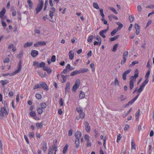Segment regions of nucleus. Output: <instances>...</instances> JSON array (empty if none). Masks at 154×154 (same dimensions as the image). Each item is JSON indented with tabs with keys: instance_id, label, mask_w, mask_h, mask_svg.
<instances>
[{
	"instance_id": "62",
	"label": "nucleus",
	"mask_w": 154,
	"mask_h": 154,
	"mask_svg": "<svg viewBox=\"0 0 154 154\" xmlns=\"http://www.w3.org/2000/svg\"><path fill=\"white\" fill-rule=\"evenodd\" d=\"M34 32L35 33L38 34H39L40 33V32L39 30L37 29H34Z\"/></svg>"
},
{
	"instance_id": "38",
	"label": "nucleus",
	"mask_w": 154,
	"mask_h": 154,
	"mask_svg": "<svg viewBox=\"0 0 154 154\" xmlns=\"http://www.w3.org/2000/svg\"><path fill=\"white\" fill-rule=\"evenodd\" d=\"M93 38V35H90L88 37L87 39V41L89 42H92Z\"/></svg>"
},
{
	"instance_id": "19",
	"label": "nucleus",
	"mask_w": 154,
	"mask_h": 154,
	"mask_svg": "<svg viewBox=\"0 0 154 154\" xmlns=\"http://www.w3.org/2000/svg\"><path fill=\"white\" fill-rule=\"evenodd\" d=\"M79 74H80V73L79 70H75L73 71L72 73H71L70 75V76H72Z\"/></svg>"
},
{
	"instance_id": "30",
	"label": "nucleus",
	"mask_w": 154,
	"mask_h": 154,
	"mask_svg": "<svg viewBox=\"0 0 154 154\" xmlns=\"http://www.w3.org/2000/svg\"><path fill=\"white\" fill-rule=\"evenodd\" d=\"M32 45V42H27L24 45V47L25 48L31 46Z\"/></svg>"
},
{
	"instance_id": "54",
	"label": "nucleus",
	"mask_w": 154,
	"mask_h": 154,
	"mask_svg": "<svg viewBox=\"0 0 154 154\" xmlns=\"http://www.w3.org/2000/svg\"><path fill=\"white\" fill-rule=\"evenodd\" d=\"M100 15L103 17H104V15L103 14V10L102 9H101L100 10Z\"/></svg>"
},
{
	"instance_id": "15",
	"label": "nucleus",
	"mask_w": 154,
	"mask_h": 154,
	"mask_svg": "<svg viewBox=\"0 0 154 154\" xmlns=\"http://www.w3.org/2000/svg\"><path fill=\"white\" fill-rule=\"evenodd\" d=\"M43 69L44 71H46L48 74H50L51 72V68L48 66L43 67Z\"/></svg>"
},
{
	"instance_id": "18",
	"label": "nucleus",
	"mask_w": 154,
	"mask_h": 154,
	"mask_svg": "<svg viewBox=\"0 0 154 154\" xmlns=\"http://www.w3.org/2000/svg\"><path fill=\"white\" fill-rule=\"evenodd\" d=\"M45 63L43 62H41L40 63H38V65H36V67L37 68L40 67H45Z\"/></svg>"
},
{
	"instance_id": "2",
	"label": "nucleus",
	"mask_w": 154,
	"mask_h": 154,
	"mask_svg": "<svg viewBox=\"0 0 154 154\" xmlns=\"http://www.w3.org/2000/svg\"><path fill=\"white\" fill-rule=\"evenodd\" d=\"M4 107H1L0 110V117L2 118L5 116H7L8 114V112L6 109L7 105L5 103V101L4 102Z\"/></svg>"
},
{
	"instance_id": "48",
	"label": "nucleus",
	"mask_w": 154,
	"mask_h": 154,
	"mask_svg": "<svg viewBox=\"0 0 154 154\" xmlns=\"http://www.w3.org/2000/svg\"><path fill=\"white\" fill-rule=\"evenodd\" d=\"M36 97L38 99H40L42 97V95L39 94H36L35 95Z\"/></svg>"
},
{
	"instance_id": "33",
	"label": "nucleus",
	"mask_w": 154,
	"mask_h": 154,
	"mask_svg": "<svg viewBox=\"0 0 154 154\" xmlns=\"http://www.w3.org/2000/svg\"><path fill=\"white\" fill-rule=\"evenodd\" d=\"M148 79H145V80L143 83L142 85L141 86L143 87V88H144L145 87V86L146 85V84L148 83Z\"/></svg>"
},
{
	"instance_id": "24",
	"label": "nucleus",
	"mask_w": 154,
	"mask_h": 154,
	"mask_svg": "<svg viewBox=\"0 0 154 154\" xmlns=\"http://www.w3.org/2000/svg\"><path fill=\"white\" fill-rule=\"evenodd\" d=\"M119 35H117L113 37L110 38L109 39V40L111 42L116 40L119 38Z\"/></svg>"
},
{
	"instance_id": "43",
	"label": "nucleus",
	"mask_w": 154,
	"mask_h": 154,
	"mask_svg": "<svg viewBox=\"0 0 154 154\" xmlns=\"http://www.w3.org/2000/svg\"><path fill=\"white\" fill-rule=\"evenodd\" d=\"M150 70H149L146 73V74L145 75V78H146V79H148V78L149 77V75L150 74Z\"/></svg>"
},
{
	"instance_id": "5",
	"label": "nucleus",
	"mask_w": 154,
	"mask_h": 154,
	"mask_svg": "<svg viewBox=\"0 0 154 154\" xmlns=\"http://www.w3.org/2000/svg\"><path fill=\"white\" fill-rule=\"evenodd\" d=\"M21 61H20L18 64V69L14 72L12 73L13 75H14L19 72L21 70Z\"/></svg>"
},
{
	"instance_id": "31",
	"label": "nucleus",
	"mask_w": 154,
	"mask_h": 154,
	"mask_svg": "<svg viewBox=\"0 0 154 154\" xmlns=\"http://www.w3.org/2000/svg\"><path fill=\"white\" fill-rule=\"evenodd\" d=\"M70 83L69 82L67 83L66 86L65 90L66 91H69Z\"/></svg>"
},
{
	"instance_id": "51",
	"label": "nucleus",
	"mask_w": 154,
	"mask_h": 154,
	"mask_svg": "<svg viewBox=\"0 0 154 154\" xmlns=\"http://www.w3.org/2000/svg\"><path fill=\"white\" fill-rule=\"evenodd\" d=\"M67 65L68 68V69H69L70 70H71L74 69H75L74 67L70 66V65L69 64H68Z\"/></svg>"
},
{
	"instance_id": "39",
	"label": "nucleus",
	"mask_w": 154,
	"mask_h": 154,
	"mask_svg": "<svg viewBox=\"0 0 154 154\" xmlns=\"http://www.w3.org/2000/svg\"><path fill=\"white\" fill-rule=\"evenodd\" d=\"M93 6L94 7L97 9H100L98 5L97 2H94L93 3Z\"/></svg>"
},
{
	"instance_id": "57",
	"label": "nucleus",
	"mask_w": 154,
	"mask_h": 154,
	"mask_svg": "<svg viewBox=\"0 0 154 154\" xmlns=\"http://www.w3.org/2000/svg\"><path fill=\"white\" fill-rule=\"evenodd\" d=\"M143 88L140 86V88L137 90V92L138 93L141 92L142 91Z\"/></svg>"
},
{
	"instance_id": "3",
	"label": "nucleus",
	"mask_w": 154,
	"mask_h": 154,
	"mask_svg": "<svg viewBox=\"0 0 154 154\" xmlns=\"http://www.w3.org/2000/svg\"><path fill=\"white\" fill-rule=\"evenodd\" d=\"M44 2L43 1L39 2L37 7L35 8L36 14H37L42 10L43 7Z\"/></svg>"
},
{
	"instance_id": "46",
	"label": "nucleus",
	"mask_w": 154,
	"mask_h": 154,
	"mask_svg": "<svg viewBox=\"0 0 154 154\" xmlns=\"http://www.w3.org/2000/svg\"><path fill=\"white\" fill-rule=\"evenodd\" d=\"M137 11L140 13L141 12L142 10V7L140 5H138L137 7Z\"/></svg>"
},
{
	"instance_id": "53",
	"label": "nucleus",
	"mask_w": 154,
	"mask_h": 154,
	"mask_svg": "<svg viewBox=\"0 0 154 154\" xmlns=\"http://www.w3.org/2000/svg\"><path fill=\"white\" fill-rule=\"evenodd\" d=\"M43 112V110H42V109L40 108H38V109H37V112H38V114H41L42 112Z\"/></svg>"
},
{
	"instance_id": "44",
	"label": "nucleus",
	"mask_w": 154,
	"mask_h": 154,
	"mask_svg": "<svg viewBox=\"0 0 154 154\" xmlns=\"http://www.w3.org/2000/svg\"><path fill=\"white\" fill-rule=\"evenodd\" d=\"M114 84L115 85H119V82L118 80V79L117 78H116L115 79L114 81Z\"/></svg>"
},
{
	"instance_id": "20",
	"label": "nucleus",
	"mask_w": 154,
	"mask_h": 154,
	"mask_svg": "<svg viewBox=\"0 0 154 154\" xmlns=\"http://www.w3.org/2000/svg\"><path fill=\"white\" fill-rule=\"evenodd\" d=\"M27 2L29 5V9H31L33 6V3L31 0H27Z\"/></svg>"
},
{
	"instance_id": "8",
	"label": "nucleus",
	"mask_w": 154,
	"mask_h": 154,
	"mask_svg": "<svg viewBox=\"0 0 154 154\" xmlns=\"http://www.w3.org/2000/svg\"><path fill=\"white\" fill-rule=\"evenodd\" d=\"M46 45V44L45 42H38L34 44V46L35 47H38L39 46H45Z\"/></svg>"
},
{
	"instance_id": "14",
	"label": "nucleus",
	"mask_w": 154,
	"mask_h": 154,
	"mask_svg": "<svg viewBox=\"0 0 154 154\" xmlns=\"http://www.w3.org/2000/svg\"><path fill=\"white\" fill-rule=\"evenodd\" d=\"M75 136L76 139H80L81 136V133L80 131H77L75 135Z\"/></svg>"
},
{
	"instance_id": "58",
	"label": "nucleus",
	"mask_w": 154,
	"mask_h": 154,
	"mask_svg": "<svg viewBox=\"0 0 154 154\" xmlns=\"http://www.w3.org/2000/svg\"><path fill=\"white\" fill-rule=\"evenodd\" d=\"M39 84H35L33 87L34 89H36L39 88Z\"/></svg>"
},
{
	"instance_id": "16",
	"label": "nucleus",
	"mask_w": 154,
	"mask_h": 154,
	"mask_svg": "<svg viewBox=\"0 0 154 154\" xmlns=\"http://www.w3.org/2000/svg\"><path fill=\"white\" fill-rule=\"evenodd\" d=\"M88 70V69L86 68H82L79 69L80 74L87 72Z\"/></svg>"
},
{
	"instance_id": "10",
	"label": "nucleus",
	"mask_w": 154,
	"mask_h": 154,
	"mask_svg": "<svg viewBox=\"0 0 154 154\" xmlns=\"http://www.w3.org/2000/svg\"><path fill=\"white\" fill-rule=\"evenodd\" d=\"M55 12V8L54 7H51L50 10L49 16L51 18H53L54 14Z\"/></svg>"
},
{
	"instance_id": "52",
	"label": "nucleus",
	"mask_w": 154,
	"mask_h": 154,
	"mask_svg": "<svg viewBox=\"0 0 154 154\" xmlns=\"http://www.w3.org/2000/svg\"><path fill=\"white\" fill-rule=\"evenodd\" d=\"M51 60V61L52 62H54L56 60V56L54 55H53L52 56Z\"/></svg>"
},
{
	"instance_id": "41",
	"label": "nucleus",
	"mask_w": 154,
	"mask_h": 154,
	"mask_svg": "<svg viewBox=\"0 0 154 154\" xmlns=\"http://www.w3.org/2000/svg\"><path fill=\"white\" fill-rule=\"evenodd\" d=\"M36 125L37 127H38L40 128H41L43 126V123L42 122L39 123H36Z\"/></svg>"
},
{
	"instance_id": "32",
	"label": "nucleus",
	"mask_w": 154,
	"mask_h": 154,
	"mask_svg": "<svg viewBox=\"0 0 154 154\" xmlns=\"http://www.w3.org/2000/svg\"><path fill=\"white\" fill-rule=\"evenodd\" d=\"M118 30L117 29H114L111 32L110 34L111 36H114L116 33L118 32Z\"/></svg>"
},
{
	"instance_id": "25",
	"label": "nucleus",
	"mask_w": 154,
	"mask_h": 154,
	"mask_svg": "<svg viewBox=\"0 0 154 154\" xmlns=\"http://www.w3.org/2000/svg\"><path fill=\"white\" fill-rule=\"evenodd\" d=\"M79 140L80 139H76L75 140V144L76 145V148H78L80 144V142H79Z\"/></svg>"
},
{
	"instance_id": "7",
	"label": "nucleus",
	"mask_w": 154,
	"mask_h": 154,
	"mask_svg": "<svg viewBox=\"0 0 154 154\" xmlns=\"http://www.w3.org/2000/svg\"><path fill=\"white\" fill-rule=\"evenodd\" d=\"M131 71V70L130 69H129L127 71H125L122 74V79L124 80H125L126 79V77H127V75Z\"/></svg>"
},
{
	"instance_id": "45",
	"label": "nucleus",
	"mask_w": 154,
	"mask_h": 154,
	"mask_svg": "<svg viewBox=\"0 0 154 154\" xmlns=\"http://www.w3.org/2000/svg\"><path fill=\"white\" fill-rule=\"evenodd\" d=\"M76 110L79 113L83 111V109L81 107H77L76 108Z\"/></svg>"
},
{
	"instance_id": "36",
	"label": "nucleus",
	"mask_w": 154,
	"mask_h": 154,
	"mask_svg": "<svg viewBox=\"0 0 154 154\" xmlns=\"http://www.w3.org/2000/svg\"><path fill=\"white\" fill-rule=\"evenodd\" d=\"M72 51H70L69 53V57L70 59L71 60H72L73 59L74 57V54H72Z\"/></svg>"
},
{
	"instance_id": "50",
	"label": "nucleus",
	"mask_w": 154,
	"mask_h": 154,
	"mask_svg": "<svg viewBox=\"0 0 154 154\" xmlns=\"http://www.w3.org/2000/svg\"><path fill=\"white\" fill-rule=\"evenodd\" d=\"M79 114L80 117L83 119L85 117V114L82 111V112L79 113Z\"/></svg>"
},
{
	"instance_id": "6",
	"label": "nucleus",
	"mask_w": 154,
	"mask_h": 154,
	"mask_svg": "<svg viewBox=\"0 0 154 154\" xmlns=\"http://www.w3.org/2000/svg\"><path fill=\"white\" fill-rule=\"evenodd\" d=\"M21 61H20L18 64V69L14 72L12 73L13 75H14L19 72L21 70Z\"/></svg>"
},
{
	"instance_id": "12",
	"label": "nucleus",
	"mask_w": 154,
	"mask_h": 154,
	"mask_svg": "<svg viewBox=\"0 0 154 154\" xmlns=\"http://www.w3.org/2000/svg\"><path fill=\"white\" fill-rule=\"evenodd\" d=\"M85 130L86 131L88 132H90L91 130V128L90 126H89V124L87 122H85Z\"/></svg>"
},
{
	"instance_id": "27",
	"label": "nucleus",
	"mask_w": 154,
	"mask_h": 154,
	"mask_svg": "<svg viewBox=\"0 0 154 154\" xmlns=\"http://www.w3.org/2000/svg\"><path fill=\"white\" fill-rule=\"evenodd\" d=\"M85 97V93L82 91H81L80 94H79V98L81 99Z\"/></svg>"
},
{
	"instance_id": "26",
	"label": "nucleus",
	"mask_w": 154,
	"mask_h": 154,
	"mask_svg": "<svg viewBox=\"0 0 154 154\" xmlns=\"http://www.w3.org/2000/svg\"><path fill=\"white\" fill-rule=\"evenodd\" d=\"M47 143L46 142H45L43 143V146H42V150L44 151L45 152L47 149Z\"/></svg>"
},
{
	"instance_id": "42",
	"label": "nucleus",
	"mask_w": 154,
	"mask_h": 154,
	"mask_svg": "<svg viewBox=\"0 0 154 154\" xmlns=\"http://www.w3.org/2000/svg\"><path fill=\"white\" fill-rule=\"evenodd\" d=\"M117 24L119 25V26L117 27V29L118 30L120 29L123 26V24L122 23H120V22L118 23Z\"/></svg>"
},
{
	"instance_id": "47",
	"label": "nucleus",
	"mask_w": 154,
	"mask_h": 154,
	"mask_svg": "<svg viewBox=\"0 0 154 154\" xmlns=\"http://www.w3.org/2000/svg\"><path fill=\"white\" fill-rule=\"evenodd\" d=\"M30 115L32 117L35 116L36 115L34 111H31L29 113Z\"/></svg>"
},
{
	"instance_id": "34",
	"label": "nucleus",
	"mask_w": 154,
	"mask_h": 154,
	"mask_svg": "<svg viewBox=\"0 0 154 154\" xmlns=\"http://www.w3.org/2000/svg\"><path fill=\"white\" fill-rule=\"evenodd\" d=\"M70 71L69 69H68V68L67 66V65L66 66V68L65 69L63 72H62L61 73H63L65 74H66L68 72H69Z\"/></svg>"
},
{
	"instance_id": "1",
	"label": "nucleus",
	"mask_w": 154,
	"mask_h": 154,
	"mask_svg": "<svg viewBox=\"0 0 154 154\" xmlns=\"http://www.w3.org/2000/svg\"><path fill=\"white\" fill-rule=\"evenodd\" d=\"M138 69H137L134 72V76H131L130 77L129 83V88H130L131 90L134 87V83L136 81V78H137L138 77Z\"/></svg>"
},
{
	"instance_id": "55",
	"label": "nucleus",
	"mask_w": 154,
	"mask_h": 154,
	"mask_svg": "<svg viewBox=\"0 0 154 154\" xmlns=\"http://www.w3.org/2000/svg\"><path fill=\"white\" fill-rule=\"evenodd\" d=\"M1 23L2 24V26L4 27H5L6 26V23L3 20H2L1 21Z\"/></svg>"
},
{
	"instance_id": "29",
	"label": "nucleus",
	"mask_w": 154,
	"mask_h": 154,
	"mask_svg": "<svg viewBox=\"0 0 154 154\" xmlns=\"http://www.w3.org/2000/svg\"><path fill=\"white\" fill-rule=\"evenodd\" d=\"M134 18V16L132 15H130L129 16V20L130 23L133 21Z\"/></svg>"
},
{
	"instance_id": "37",
	"label": "nucleus",
	"mask_w": 154,
	"mask_h": 154,
	"mask_svg": "<svg viewBox=\"0 0 154 154\" xmlns=\"http://www.w3.org/2000/svg\"><path fill=\"white\" fill-rule=\"evenodd\" d=\"M40 106L42 109L45 108L47 107V105L45 103H42L40 104Z\"/></svg>"
},
{
	"instance_id": "9",
	"label": "nucleus",
	"mask_w": 154,
	"mask_h": 154,
	"mask_svg": "<svg viewBox=\"0 0 154 154\" xmlns=\"http://www.w3.org/2000/svg\"><path fill=\"white\" fill-rule=\"evenodd\" d=\"M40 84L41 88H43L47 91H48V87L45 82H40Z\"/></svg>"
},
{
	"instance_id": "17",
	"label": "nucleus",
	"mask_w": 154,
	"mask_h": 154,
	"mask_svg": "<svg viewBox=\"0 0 154 154\" xmlns=\"http://www.w3.org/2000/svg\"><path fill=\"white\" fill-rule=\"evenodd\" d=\"M5 8H4L2 9V11L0 12V18L1 19H3L4 18H3V17L4 16V15L5 14Z\"/></svg>"
},
{
	"instance_id": "59",
	"label": "nucleus",
	"mask_w": 154,
	"mask_h": 154,
	"mask_svg": "<svg viewBox=\"0 0 154 154\" xmlns=\"http://www.w3.org/2000/svg\"><path fill=\"white\" fill-rule=\"evenodd\" d=\"M10 59L8 57H6L4 60V62L5 63H8Z\"/></svg>"
},
{
	"instance_id": "13",
	"label": "nucleus",
	"mask_w": 154,
	"mask_h": 154,
	"mask_svg": "<svg viewBox=\"0 0 154 154\" xmlns=\"http://www.w3.org/2000/svg\"><path fill=\"white\" fill-rule=\"evenodd\" d=\"M31 54L33 57H35L38 54V52L37 50H32L31 51Z\"/></svg>"
},
{
	"instance_id": "63",
	"label": "nucleus",
	"mask_w": 154,
	"mask_h": 154,
	"mask_svg": "<svg viewBox=\"0 0 154 154\" xmlns=\"http://www.w3.org/2000/svg\"><path fill=\"white\" fill-rule=\"evenodd\" d=\"M121 137H122L121 136L120 134H119L117 136V142H118V140H120Z\"/></svg>"
},
{
	"instance_id": "11",
	"label": "nucleus",
	"mask_w": 154,
	"mask_h": 154,
	"mask_svg": "<svg viewBox=\"0 0 154 154\" xmlns=\"http://www.w3.org/2000/svg\"><path fill=\"white\" fill-rule=\"evenodd\" d=\"M108 31V29H105L103 30H101L99 32L100 35L103 37V38H106V35L104 34V33Z\"/></svg>"
},
{
	"instance_id": "60",
	"label": "nucleus",
	"mask_w": 154,
	"mask_h": 154,
	"mask_svg": "<svg viewBox=\"0 0 154 154\" xmlns=\"http://www.w3.org/2000/svg\"><path fill=\"white\" fill-rule=\"evenodd\" d=\"M139 63V62L137 61H133L132 62L131 64V65L132 66H134L136 64H138Z\"/></svg>"
},
{
	"instance_id": "21",
	"label": "nucleus",
	"mask_w": 154,
	"mask_h": 154,
	"mask_svg": "<svg viewBox=\"0 0 154 154\" xmlns=\"http://www.w3.org/2000/svg\"><path fill=\"white\" fill-rule=\"evenodd\" d=\"M0 82L2 83V86L4 87L5 85L8 83L9 81L8 80H1L0 81Z\"/></svg>"
},
{
	"instance_id": "28",
	"label": "nucleus",
	"mask_w": 154,
	"mask_h": 154,
	"mask_svg": "<svg viewBox=\"0 0 154 154\" xmlns=\"http://www.w3.org/2000/svg\"><path fill=\"white\" fill-rule=\"evenodd\" d=\"M68 147V145L67 144H66L64 146L63 149V154L66 153V152L67 150Z\"/></svg>"
},
{
	"instance_id": "35",
	"label": "nucleus",
	"mask_w": 154,
	"mask_h": 154,
	"mask_svg": "<svg viewBox=\"0 0 154 154\" xmlns=\"http://www.w3.org/2000/svg\"><path fill=\"white\" fill-rule=\"evenodd\" d=\"M118 44H116L113 46V48L112 50V51L113 52H115L117 50V48L118 47Z\"/></svg>"
},
{
	"instance_id": "23",
	"label": "nucleus",
	"mask_w": 154,
	"mask_h": 154,
	"mask_svg": "<svg viewBox=\"0 0 154 154\" xmlns=\"http://www.w3.org/2000/svg\"><path fill=\"white\" fill-rule=\"evenodd\" d=\"M128 54V52L127 51H125L123 54V58L124 59V61L126 62V58L125 57H127Z\"/></svg>"
},
{
	"instance_id": "4",
	"label": "nucleus",
	"mask_w": 154,
	"mask_h": 154,
	"mask_svg": "<svg viewBox=\"0 0 154 154\" xmlns=\"http://www.w3.org/2000/svg\"><path fill=\"white\" fill-rule=\"evenodd\" d=\"M80 80L79 79H77L75 81V84L73 86L72 90L73 91H75L78 88L80 85Z\"/></svg>"
},
{
	"instance_id": "22",
	"label": "nucleus",
	"mask_w": 154,
	"mask_h": 154,
	"mask_svg": "<svg viewBox=\"0 0 154 154\" xmlns=\"http://www.w3.org/2000/svg\"><path fill=\"white\" fill-rule=\"evenodd\" d=\"M136 145L135 143L133 140L131 142V149L132 150H136Z\"/></svg>"
},
{
	"instance_id": "61",
	"label": "nucleus",
	"mask_w": 154,
	"mask_h": 154,
	"mask_svg": "<svg viewBox=\"0 0 154 154\" xmlns=\"http://www.w3.org/2000/svg\"><path fill=\"white\" fill-rule=\"evenodd\" d=\"M24 138L26 142L28 144H29V141L28 138L26 135H24Z\"/></svg>"
},
{
	"instance_id": "49",
	"label": "nucleus",
	"mask_w": 154,
	"mask_h": 154,
	"mask_svg": "<svg viewBox=\"0 0 154 154\" xmlns=\"http://www.w3.org/2000/svg\"><path fill=\"white\" fill-rule=\"evenodd\" d=\"M59 103L61 106H63V99L62 98H60V100L59 101Z\"/></svg>"
},
{
	"instance_id": "40",
	"label": "nucleus",
	"mask_w": 154,
	"mask_h": 154,
	"mask_svg": "<svg viewBox=\"0 0 154 154\" xmlns=\"http://www.w3.org/2000/svg\"><path fill=\"white\" fill-rule=\"evenodd\" d=\"M109 9L112 11L113 12L116 14H118L117 12L116 11V10L113 8L112 7H110L109 8Z\"/></svg>"
},
{
	"instance_id": "56",
	"label": "nucleus",
	"mask_w": 154,
	"mask_h": 154,
	"mask_svg": "<svg viewBox=\"0 0 154 154\" xmlns=\"http://www.w3.org/2000/svg\"><path fill=\"white\" fill-rule=\"evenodd\" d=\"M61 76L63 81V82H66V76L63 75H62Z\"/></svg>"
},
{
	"instance_id": "64",
	"label": "nucleus",
	"mask_w": 154,
	"mask_h": 154,
	"mask_svg": "<svg viewBox=\"0 0 154 154\" xmlns=\"http://www.w3.org/2000/svg\"><path fill=\"white\" fill-rule=\"evenodd\" d=\"M135 29H140V26L137 23L135 24Z\"/></svg>"
}]
</instances>
